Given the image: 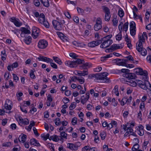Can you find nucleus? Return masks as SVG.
I'll return each mask as SVG.
<instances>
[{"mask_svg":"<svg viewBox=\"0 0 151 151\" xmlns=\"http://www.w3.org/2000/svg\"><path fill=\"white\" fill-rule=\"evenodd\" d=\"M108 73H103L101 74L96 73L92 75V78H95L94 81L99 82L98 80L102 81V82L109 83L110 82L109 78L107 77Z\"/></svg>","mask_w":151,"mask_h":151,"instance_id":"nucleus-1","label":"nucleus"},{"mask_svg":"<svg viewBox=\"0 0 151 151\" xmlns=\"http://www.w3.org/2000/svg\"><path fill=\"white\" fill-rule=\"evenodd\" d=\"M112 36L111 35H109L101 38V40H102L103 42L101 44L100 47L106 48L109 47L113 43L112 40L110 39Z\"/></svg>","mask_w":151,"mask_h":151,"instance_id":"nucleus-2","label":"nucleus"},{"mask_svg":"<svg viewBox=\"0 0 151 151\" xmlns=\"http://www.w3.org/2000/svg\"><path fill=\"white\" fill-rule=\"evenodd\" d=\"M76 60L73 61H66L65 64L66 65L70 67L74 68L76 67L77 64H83L85 62L83 59H80L76 58Z\"/></svg>","mask_w":151,"mask_h":151,"instance_id":"nucleus-3","label":"nucleus"},{"mask_svg":"<svg viewBox=\"0 0 151 151\" xmlns=\"http://www.w3.org/2000/svg\"><path fill=\"white\" fill-rule=\"evenodd\" d=\"M122 72L125 73L123 76L127 78L130 79H133L136 76L134 73H129V70L126 69H122L121 70Z\"/></svg>","mask_w":151,"mask_h":151,"instance_id":"nucleus-4","label":"nucleus"},{"mask_svg":"<svg viewBox=\"0 0 151 151\" xmlns=\"http://www.w3.org/2000/svg\"><path fill=\"white\" fill-rule=\"evenodd\" d=\"M65 23L64 20H63L62 21L60 22L57 21L56 20H54L52 21V24L55 28H63L64 27L65 28H66L65 26H63V24Z\"/></svg>","mask_w":151,"mask_h":151,"instance_id":"nucleus-5","label":"nucleus"},{"mask_svg":"<svg viewBox=\"0 0 151 151\" xmlns=\"http://www.w3.org/2000/svg\"><path fill=\"white\" fill-rule=\"evenodd\" d=\"M17 120L19 124L22 126L23 124L25 125H28L29 123V120L27 119H23V118L20 116L17 119Z\"/></svg>","mask_w":151,"mask_h":151,"instance_id":"nucleus-6","label":"nucleus"},{"mask_svg":"<svg viewBox=\"0 0 151 151\" xmlns=\"http://www.w3.org/2000/svg\"><path fill=\"white\" fill-rule=\"evenodd\" d=\"M47 42L44 40H40L38 43V46L40 49L45 48L48 45Z\"/></svg>","mask_w":151,"mask_h":151,"instance_id":"nucleus-7","label":"nucleus"},{"mask_svg":"<svg viewBox=\"0 0 151 151\" xmlns=\"http://www.w3.org/2000/svg\"><path fill=\"white\" fill-rule=\"evenodd\" d=\"M10 20L13 22L14 25L17 27H19L22 25V23L19 20L15 17H13L10 18Z\"/></svg>","mask_w":151,"mask_h":151,"instance_id":"nucleus-8","label":"nucleus"},{"mask_svg":"<svg viewBox=\"0 0 151 151\" xmlns=\"http://www.w3.org/2000/svg\"><path fill=\"white\" fill-rule=\"evenodd\" d=\"M116 63V64L119 65H122L125 66L126 65V63L127 61V60L126 59L122 60L121 59H116L114 60Z\"/></svg>","mask_w":151,"mask_h":151,"instance_id":"nucleus-9","label":"nucleus"},{"mask_svg":"<svg viewBox=\"0 0 151 151\" xmlns=\"http://www.w3.org/2000/svg\"><path fill=\"white\" fill-rule=\"evenodd\" d=\"M136 49L139 52L141 53V55L142 56H145L147 55V50L143 47V45L142 47L141 46H136Z\"/></svg>","mask_w":151,"mask_h":151,"instance_id":"nucleus-10","label":"nucleus"},{"mask_svg":"<svg viewBox=\"0 0 151 151\" xmlns=\"http://www.w3.org/2000/svg\"><path fill=\"white\" fill-rule=\"evenodd\" d=\"M12 101L9 99H6L4 105L5 109L8 110H10L12 109Z\"/></svg>","mask_w":151,"mask_h":151,"instance_id":"nucleus-11","label":"nucleus"},{"mask_svg":"<svg viewBox=\"0 0 151 151\" xmlns=\"http://www.w3.org/2000/svg\"><path fill=\"white\" fill-rule=\"evenodd\" d=\"M80 145H77L76 144H73L71 143H68L67 144V147L71 150H76L78 149V147Z\"/></svg>","mask_w":151,"mask_h":151,"instance_id":"nucleus-12","label":"nucleus"},{"mask_svg":"<svg viewBox=\"0 0 151 151\" xmlns=\"http://www.w3.org/2000/svg\"><path fill=\"white\" fill-rule=\"evenodd\" d=\"M101 20L100 17L98 18L96 21V24L94 26V28H101Z\"/></svg>","mask_w":151,"mask_h":151,"instance_id":"nucleus-13","label":"nucleus"},{"mask_svg":"<svg viewBox=\"0 0 151 151\" xmlns=\"http://www.w3.org/2000/svg\"><path fill=\"white\" fill-rule=\"evenodd\" d=\"M40 32V29H32V36L34 38H37Z\"/></svg>","mask_w":151,"mask_h":151,"instance_id":"nucleus-14","label":"nucleus"},{"mask_svg":"<svg viewBox=\"0 0 151 151\" xmlns=\"http://www.w3.org/2000/svg\"><path fill=\"white\" fill-rule=\"evenodd\" d=\"M123 45L122 44L120 45H118L116 44H114L111 46L110 49H111L112 50H115L117 49L122 48L123 47Z\"/></svg>","mask_w":151,"mask_h":151,"instance_id":"nucleus-15","label":"nucleus"},{"mask_svg":"<svg viewBox=\"0 0 151 151\" xmlns=\"http://www.w3.org/2000/svg\"><path fill=\"white\" fill-rule=\"evenodd\" d=\"M145 41V39L143 35L139 37V43L138 44L137 43L136 44V46L139 47L141 46V47L143 45L142 42H144Z\"/></svg>","mask_w":151,"mask_h":151,"instance_id":"nucleus-16","label":"nucleus"},{"mask_svg":"<svg viewBox=\"0 0 151 151\" xmlns=\"http://www.w3.org/2000/svg\"><path fill=\"white\" fill-rule=\"evenodd\" d=\"M20 31L22 32L20 35L22 37H25L24 34H30L31 33L30 30L28 29H20Z\"/></svg>","mask_w":151,"mask_h":151,"instance_id":"nucleus-17","label":"nucleus"},{"mask_svg":"<svg viewBox=\"0 0 151 151\" xmlns=\"http://www.w3.org/2000/svg\"><path fill=\"white\" fill-rule=\"evenodd\" d=\"M89 92H87L85 95V98L83 99H81V102L83 104H84L86 101L88 100L89 98Z\"/></svg>","mask_w":151,"mask_h":151,"instance_id":"nucleus-18","label":"nucleus"},{"mask_svg":"<svg viewBox=\"0 0 151 151\" xmlns=\"http://www.w3.org/2000/svg\"><path fill=\"white\" fill-rule=\"evenodd\" d=\"M32 37L30 36H29L27 37H25V38L24 40V42L27 45H29L31 42Z\"/></svg>","mask_w":151,"mask_h":151,"instance_id":"nucleus-19","label":"nucleus"},{"mask_svg":"<svg viewBox=\"0 0 151 151\" xmlns=\"http://www.w3.org/2000/svg\"><path fill=\"white\" fill-rule=\"evenodd\" d=\"M30 143L31 145L37 146H40V144L39 142H38L35 139H31L30 140Z\"/></svg>","mask_w":151,"mask_h":151,"instance_id":"nucleus-20","label":"nucleus"},{"mask_svg":"<svg viewBox=\"0 0 151 151\" xmlns=\"http://www.w3.org/2000/svg\"><path fill=\"white\" fill-rule=\"evenodd\" d=\"M45 20L44 14L43 13L41 14L38 18V21L40 23L42 24Z\"/></svg>","mask_w":151,"mask_h":151,"instance_id":"nucleus-21","label":"nucleus"},{"mask_svg":"<svg viewBox=\"0 0 151 151\" xmlns=\"http://www.w3.org/2000/svg\"><path fill=\"white\" fill-rule=\"evenodd\" d=\"M92 64L91 63H83L81 66L80 67L81 69H87V67H88L89 68L91 66Z\"/></svg>","mask_w":151,"mask_h":151,"instance_id":"nucleus-22","label":"nucleus"},{"mask_svg":"<svg viewBox=\"0 0 151 151\" xmlns=\"http://www.w3.org/2000/svg\"><path fill=\"white\" fill-rule=\"evenodd\" d=\"M49 139L50 140H52L53 141L56 142H58L59 140V139L57 135H54L50 137Z\"/></svg>","mask_w":151,"mask_h":151,"instance_id":"nucleus-23","label":"nucleus"},{"mask_svg":"<svg viewBox=\"0 0 151 151\" xmlns=\"http://www.w3.org/2000/svg\"><path fill=\"white\" fill-rule=\"evenodd\" d=\"M138 74L141 75H143L145 77V78H147L148 73L146 70H143L141 68L139 73Z\"/></svg>","mask_w":151,"mask_h":151,"instance_id":"nucleus-24","label":"nucleus"},{"mask_svg":"<svg viewBox=\"0 0 151 151\" xmlns=\"http://www.w3.org/2000/svg\"><path fill=\"white\" fill-rule=\"evenodd\" d=\"M52 58L54 61L58 64L60 65H61L62 64V62L61 60L58 57L54 56L52 57Z\"/></svg>","mask_w":151,"mask_h":151,"instance_id":"nucleus-25","label":"nucleus"},{"mask_svg":"<svg viewBox=\"0 0 151 151\" xmlns=\"http://www.w3.org/2000/svg\"><path fill=\"white\" fill-rule=\"evenodd\" d=\"M112 54L111 53L109 55H106V56L102 57L101 58V60L102 61L104 62L107 60V59L112 57Z\"/></svg>","mask_w":151,"mask_h":151,"instance_id":"nucleus-26","label":"nucleus"},{"mask_svg":"<svg viewBox=\"0 0 151 151\" xmlns=\"http://www.w3.org/2000/svg\"><path fill=\"white\" fill-rule=\"evenodd\" d=\"M41 3L43 6L48 7L49 6V3L48 0H40Z\"/></svg>","mask_w":151,"mask_h":151,"instance_id":"nucleus-27","label":"nucleus"},{"mask_svg":"<svg viewBox=\"0 0 151 151\" xmlns=\"http://www.w3.org/2000/svg\"><path fill=\"white\" fill-rule=\"evenodd\" d=\"M73 44L75 46L78 47H83V46L85 45L82 43H80L76 41H74L73 42Z\"/></svg>","mask_w":151,"mask_h":151,"instance_id":"nucleus-28","label":"nucleus"},{"mask_svg":"<svg viewBox=\"0 0 151 151\" xmlns=\"http://www.w3.org/2000/svg\"><path fill=\"white\" fill-rule=\"evenodd\" d=\"M60 137L61 138V139H60V140H61L63 138L65 139H67V134L64 132H60Z\"/></svg>","mask_w":151,"mask_h":151,"instance_id":"nucleus-29","label":"nucleus"},{"mask_svg":"<svg viewBox=\"0 0 151 151\" xmlns=\"http://www.w3.org/2000/svg\"><path fill=\"white\" fill-rule=\"evenodd\" d=\"M119 31H120L119 33L116 35V39L117 40H120L122 38V34H121V31L122 29H119Z\"/></svg>","mask_w":151,"mask_h":151,"instance_id":"nucleus-30","label":"nucleus"},{"mask_svg":"<svg viewBox=\"0 0 151 151\" xmlns=\"http://www.w3.org/2000/svg\"><path fill=\"white\" fill-rule=\"evenodd\" d=\"M124 12L122 9L121 8L119 9L118 11V15L121 17H122L124 16Z\"/></svg>","mask_w":151,"mask_h":151,"instance_id":"nucleus-31","label":"nucleus"},{"mask_svg":"<svg viewBox=\"0 0 151 151\" xmlns=\"http://www.w3.org/2000/svg\"><path fill=\"white\" fill-rule=\"evenodd\" d=\"M55 123L57 126H59L60 125L61 122L60 121V119L59 118L55 119L54 120Z\"/></svg>","mask_w":151,"mask_h":151,"instance_id":"nucleus-32","label":"nucleus"},{"mask_svg":"<svg viewBox=\"0 0 151 151\" xmlns=\"http://www.w3.org/2000/svg\"><path fill=\"white\" fill-rule=\"evenodd\" d=\"M103 10L105 13V14H110V10L109 8L106 6H104Z\"/></svg>","mask_w":151,"mask_h":151,"instance_id":"nucleus-33","label":"nucleus"},{"mask_svg":"<svg viewBox=\"0 0 151 151\" xmlns=\"http://www.w3.org/2000/svg\"><path fill=\"white\" fill-rule=\"evenodd\" d=\"M80 73V76H85L86 75H87L88 74V72L87 70H83V71H80L79 72Z\"/></svg>","mask_w":151,"mask_h":151,"instance_id":"nucleus-34","label":"nucleus"},{"mask_svg":"<svg viewBox=\"0 0 151 151\" xmlns=\"http://www.w3.org/2000/svg\"><path fill=\"white\" fill-rule=\"evenodd\" d=\"M139 149V145L138 144L134 145L132 148V150L133 151H137Z\"/></svg>","mask_w":151,"mask_h":151,"instance_id":"nucleus-35","label":"nucleus"},{"mask_svg":"<svg viewBox=\"0 0 151 151\" xmlns=\"http://www.w3.org/2000/svg\"><path fill=\"white\" fill-rule=\"evenodd\" d=\"M100 135L101 137V138L102 140H104L106 136V133L104 131H103L100 133Z\"/></svg>","mask_w":151,"mask_h":151,"instance_id":"nucleus-36","label":"nucleus"},{"mask_svg":"<svg viewBox=\"0 0 151 151\" xmlns=\"http://www.w3.org/2000/svg\"><path fill=\"white\" fill-rule=\"evenodd\" d=\"M33 3L34 5L38 7L40 5V3L39 0H34Z\"/></svg>","mask_w":151,"mask_h":151,"instance_id":"nucleus-37","label":"nucleus"},{"mask_svg":"<svg viewBox=\"0 0 151 151\" xmlns=\"http://www.w3.org/2000/svg\"><path fill=\"white\" fill-rule=\"evenodd\" d=\"M129 25L130 28H136L135 24L133 21H132L130 23Z\"/></svg>","mask_w":151,"mask_h":151,"instance_id":"nucleus-38","label":"nucleus"},{"mask_svg":"<svg viewBox=\"0 0 151 151\" xmlns=\"http://www.w3.org/2000/svg\"><path fill=\"white\" fill-rule=\"evenodd\" d=\"M128 130L129 133H130V135H132L134 133L133 132V129L130 127H127V131H128Z\"/></svg>","mask_w":151,"mask_h":151,"instance_id":"nucleus-39","label":"nucleus"},{"mask_svg":"<svg viewBox=\"0 0 151 151\" xmlns=\"http://www.w3.org/2000/svg\"><path fill=\"white\" fill-rule=\"evenodd\" d=\"M96 44L95 41H93L88 43V45L89 47H93L96 46Z\"/></svg>","mask_w":151,"mask_h":151,"instance_id":"nucleus-40","label":"nucleus"},{"mask_svg":"<svg viewBox=\"0 0 151 151\" xmlns=\"http://www.w3.org/2000/svg\"><path fill=\"white\" fill-rule=\"evenodd\" d=\"M69 56L70 57L74 59H76V58L78 56V55H76L75 53H70L69 54Z\"/></svg>","mask_w":151,"mask_h":151,"instance_id":"nucleus-41","label":"nucleus"},{"mask_svg":"<svg viewBox=\"0 0 151 151\" xmlns=\"http://www.w3.org/2000/svg\"><path fill=\"white\" fill-rule=\"evenodd\" d=\"M139 87L142 88L146 90L148 88V86H146V84L144 83V84H142L139 86Z\"/></svg>","mask_w":151,"mask_h":151,"instance_id":"nucleus-42","label":"nucleus"},{"mask_svg":"<svg viewBox=\"0 0 151 151\" xmlns=\"http://www.w3.org/2000/svg\"><path fill=\"white\" fill-rule=\"evenodd\" d=\"M27 137V136L25 134H23L21 136V141L23 143H24L25 142L26 140Z\"/></svg>","mask_w":151,"mask_h":151,"instance_id":"nucleus-43","label":"nucleus"},{"mask_svg":"<svg viewBox=\"0 0 151 151\" xmlns=\"http://www.w3.org/2000/svg\"><path fill=\"white\" fill-rule=\"evenodd\" d=\"M130 29V33L132 36H134L136 32V30L135 29Z\"/></svg>","mask_w":151,"mask_h":151,"instance_id":"nucleus-44","label":"nucleus"},{"mask_svg":"<svg viewBox=\"0 0 151 151\" xmlns=\"http://www.w3.org/2000/svg\"><path fill=\"white\" fill-rule=\"evenodd\" d=\"M34 72L33 70H31L29 76L31 78L34 79L35 78V76L34 75Z\"/></svg>","mask_w":151,"mask_h":151,"instance_id":"nucleus-45","label":"nucleus"},{"mask_svg":"<svg viewBox=\"0 0 151 151\" xmlns=\"http://www.w3.org/2000/svg\"><path fill=\"white\" fill-rule=\"evenodd\" d=\"M56 33L58 35V37L61 39L65 36L64 34L62 32H57Z\"/></svg>","mask_w":151,"mask_h":151,"instance_id":"nucleus-46","label":"nucleus"},{"mask_svg":"<svg viewBox=\"0 0 151 151\" xmlns=\"http://www.w3.org/2000/svg\"><path fill=\"white\" fill-rule=\"evenodd\" d=\"M75 104V102H73L71 103V104L70 105L69 107L70 110H72L74 109L76 107V104Z\"/></svg>","mask_w":151,"mask_h":151,"instance_id":"nucleus-47","label":"nucleus"},{"mask_svg":"<svg viewBox=\"0 0 151 151\" xmlns=\"http://www.w3.org/2000/svg\"><path fill=\"white\" fill-rule=\"evenodd\" d=\"M78 12L81 14H83L84 13V11L83 9L77 7V8Z\"/></svg>","mask_w":151,"mask_h":151,"instance_id":"nucleus-48","label":"nucleus"},{"mask_svg":"<svg viewBox=\"0 0 151 151\" xmlns=\"http://www.w3.org/2000/svg\"><path fill=\"white\" fill-rule=\"evenodd\" d=\"M46 57L41 56L37 58L38 59L39 61H42L45 62Z\"/></svg>","mask_w":151,"mask_h":151,"instance_id":"nucleus-49","label":"nucleus"},{"mask_svg":"<svg viewBox=\"0 0 151 151\" xmlns=\"http://www.w3.org/2000/svg\"><path fill=\"white\" fill-rule=\"evenodd\" d=\"M78 80L81 84H83L85 82V79L83 77H81V78H80L79 77H78Z\"/></svg>","mask_w":151,"mask_h":151,"instance_id":"nucleus-50","label":"nucleus"},{"mask_svg":"<svg viewBox=\"0 0 151 151\" xmlns=\"http://www.w3.org/2000/svg\"><path fill=\"white\" fill-rule=\"evenodd\" d=\"M111 17L110 14H105V20L106 21H108L110 20Z\"/></svg>","mask_w":151,"mask_h":151,"instance_id":"nucleus-51","label":"nucleus"},{"mask_svg":"<svg viewBox=\"0 0 151 151\" xmlns=\"http://www.w3.org/2000/svg\"><path fill=\"white\" fill-rule=\"evenodd\" d=\"M33 131L34 133L35 134L37 137H38L39 135V134L38 133L37 129L36 128L34 127L33 129Z\"/></svg>","mask_w":151,"mask_h":151,"instance_id":"nucleus-52","label":"nucleus"},{"mask_svg":"<svg viewBox=\"0 0 151 151\" xmlns=\"http://www.w3.org/2000/svg\"><path fill=\"white\" fill-rule=\"evenodd\" d=\"M47 28L49 27V24L47 21L45 20L42 23Z\"/></svg>","mask_w":151,"mask_h":151,"instance_id":"nucleus-53","label":"nucleus"},{"mask_svg":"<svg viewBox=\"0 0 151 151\" xmlns=\"http://www.w3.org/2000/svg\"><path fill=\"white\" fill-rule=\"evenodd\" d=\"M11 145V143L10 142H6L5 143H4L2 144V146L3 147H9Z\"/></svg>","mask_w":151,"mask_h":151,"instance_id":"nucleus-54","label":"nucleus"},{"mask_svg":"<svg viewBox=\"0 0 151 151\" xmlns=\"http://www.w3.org/2000/svg\"><path fill=\"white\" fill-rule=\"evenodd\" d=\"M19 31H20V30L17 29H15L14 30H12L11 32L10 33L11 34H13V33H14L15 34H17L18 32H19Z\"/></svg>","mask_w":151,"mask_h":151,"instance_id":"nucleus-55","label":"nucleus"},{"mask_svg":"<svg viewBox=\"0 0 151 151\" xmlns=\"http://www.w3.org/2000/svg\"><path fill=\"white\" fill-rule=\"evenodd\" d=\"M113 24L114 26H116L117 25L118 21L116 18H114L112 20Z\"/></svg>","mask_w":151,"mask_h":151,"instance_id":"nucleus-56","label":"nucleus"},{"mask_svg":"<svg viewBox=\"0 0 151 151\" xmlns=\"http://www.w3.org/2000/svg\"><path fill=\"white\" fill-rule=\"evenodd\" d=\"M126 98H123L121 102V104L122 106H124L125 104H126L125 102H126Z\"/></svg>","mask_w":151,"mask_h":151,"instance_id":"nucleus-57","label":"nucleus"},{"mask_svg":"<svg viewBox=\"0 0 151 151\" xmlns=\"http://www.w3.org/2000/svg\"><path fill=\"white\" fill-rule=\"evenodd\" d=\"M77 119L76 118L74 117L72 119L71 123L73 125H75L77 123Z\"/></svg>","mask_w":151,"mask_h":151,"instance_id":"nucleus-58","label":"nucleus"},{"mask_svg":"<svg viewBox=\"0 0 151 151\" xmlns=\"http://www.w3.org/2000/svg\"><path fill=\"white\" fill-rule=\"evenodd\" d=\"M73 20L74 22L78 23L79 22V18L77 16H74L73 17Z\"/></svg>","mask_w":151,"mask_h":151,"instance_id":"nucleus-59","label":"nucleus"},{"mask_svg":"<svg viewBox=\"0 0 151 151\" xmlns=\"http://www.w3.org/2000/svg\"><path fill=\"white\" fill-rule=\"evenodd\" d=\"M50 65L54 68L57 69L58 68L57 65L55 63L52 62L50 63Z\"/></svg>","mask_w":151,"mask_h":151,"instance_id":"nucleus-60","label":"nucleus"},{"mask_svg":"<svg viewBox=\"0 0 151 151\" xmlns=\"http://www.w3.org/2000/svg\"><path fill=\"white\" fill-rule=\"evenodd\" d=\"M50 134L48 133L47 134L45 135L44 136H42V137L45 140H46L47 139H49L50 138Z\"/></svg>","mask_w":151,"mask_h":151,"instance_id":"nucleus-61","label":"nucleus"},{"mask_svg":"<svg viewBox=\"0 0 151 151\" xmlns=\"http://www.w3.org/2000/svg\"><path fill=\"white\" fill-rule=\"evenodd\" d=\"M129 83H130L131 84L130 85L132 86H136L137 85V83L133 81H130L129 82Z\"/></svg>","mask_w":151,"mask_h":151,"instance_id":"nucleus-62","label":"nucleus"},{"mask_svg":"<svg viewBox=\"0 0 151 151\" xmlns=\"http://www.w3.org/2000/svg\"><path fill=\"white\" fill-rule=\"evenodd\" d=\"M53 60L51 59L46 57L45 62H46L47 63H51L52 62H53Z\"/></svg>","mask_w":151,"mask_h":151,"instance_id":"nucleus-63","label":"nucleus"},{"mask_svg":"<svg viewBox=\"0 0 151 151\" xmlns=\"http://www.w3.org/2000/svg\"><path fill=\"white\" fill-rule=\"evenodd\" d=\"M102 41H103L101 39V40H96V41H95V43L96 44V46H97V45H99V44H101V43L102 44Z\"/></svg>","mask_w":151,"mask_h":151,"instance_id":"nucleus-64","label":"nucleus"}]
</instances>
